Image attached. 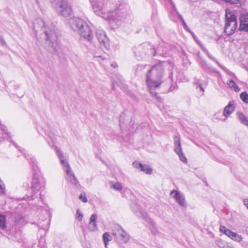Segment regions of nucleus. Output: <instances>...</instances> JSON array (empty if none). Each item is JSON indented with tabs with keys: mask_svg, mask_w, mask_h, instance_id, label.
<instances>
[{
	"mask_svg": "<svg viewBox=\"0 0 248 248\" xmlns=\"http://www.w3.org/2000/svg\"><path fill=\"white\" fill-rule=\"evenodd\" d=\"M111 185V187L115 189L116 191H120L122 190L123 186L121 183H113V182H110Z\"/></svg>",
	"mask_w": 248,
	"mask_h": 248,
	"instance_id": "25",
	"label": "nucleus"
},
{
	"mask_svg": "<svg viewBox=\"0 0 248 248\" xmlns=\"http://www.w3.org/2000/svg\"><path fill=\"white\" fill-rule=\"evenodd\" d=\"M200 87L201 90L202 91H204V89H203V88H202V85H200Z\"/></svg>",
	"mask_w": 248,
	"mask_h": 248,
	"instance_id": "46",
	"label": "nucleus"
},
{
	"mask_svg": "<svg viewBox=\"0 0 248 248\" xmlns=\"http://www.w3.org/2000/svg\"><path fill=\"white\" fill-rule=\"evenodd\" d=\"M23 187L27 189H28L29 188V184L28 183H23Z\"/></svg>",
	"mask_w": 248,
	"mask_h": 248,
	"instance_id": "41",
	"label": "nucleus"
},
{
	"mask_svg": "<svg viewBox=\"0 0 248 248\" xmlns=\"http://www.w3.org/2000/svg\"><path fill=\"white\" fill-rule=\"evenodd\" d=\"M216 63L227 74L231 76L235 77V75L233 73L231 72L224 66L221 65L218 62H216Z\"/></svg>",
	"mask_w": 248,
	"mask_h": 248,
	"instance_id": "27",
	"label": "nucleus"
},
{
	"mask_svg": "<svg viewBox=\"0 0 248 248\" xmlns=\"http://www.w3.org/2000/svg\"><path fill=\"white\" fill-rule=\"evenodd\" d=\"M224 32L228 36L232 35L236 29L237 22L235 16L229 10L226 11Z\"/></svg>",
	"mask_w": 248,
	"mask_h": 248,
	"instance_id": "6",
	"label": "nucleus"
},
{
	"mask_svg": "<svg viewBox=\"0 0 248 248\" xmlns=\"http://www.w3.org/2000/svg\"><path fill=\"white\" fill-rule=\"evenodd\" d=\"M5 42L4 41V39L0 37V44L1 45H5Z\"/></svg>",
	"mask_w": 248,
	"mask_h": 248,
	"instance_id": "42",
	"label": "nucleus"
},
{
	"mask_svg": "<svg viewBox=\"0 0 248 248\" xmlns=\"http://www.w3.org/2000/svg\"><path fill=\"white\" fill-rule=\"evenodd\" d=\"M79 199L84 202H87V198L85 195L80 194L79 197Z\"/></svg>",
	"mask_w": 248,
	"mask_h": 248,
	"instance_id": "34",
	"label": "nucleus"
},
{
	"mask_svg": "<svg viewBox=\"0 0 248 248\" xmlns=\"http://www.w3.org/2000/svg\"><path fill=\"white\" fill-rule=\"evenodd\" d=\"M90 0L95 14L108 20L127 22L131 18L129 13V6L126 3H121L114 11H108L107 13V16L105 17L107 9L110 7V0Z\"/></svg>",
	"mask_w": 248,
	"mask_h": 248,
	"instance_id": "1",
	"label": "nucleus"
},
{
	"mask_svg": "<svg viewBox=\"0 0 248 248\" xmlns=\"http://www.w3.org/2000/svg\"><path fill=\"white\" fill-rule=\"evenodd\" d=\"M54 6L57 12L61 16L67 17L71 16L73 10L72 6L67 1L65 0H60Z\"/></svg>",
	"mask_w": 248,
	"mask_h": 248,
	"instance_id": "7",
	"label": "nucleus"
},
{
	"mask_svg": "<svg viewBox=\"0 0 248 248\" xmlns=\"http://www.w3.org/2000/svg\"><path fill=\"white\" fill-rule=\"evenodd\" d=\"M227 84L230 88L233 89L235 92H237L240 91V88L232 79L229 80L227 82Z\"/></svg>",
	"mask_w": 248,
	"mask_h": 248,
	"instance_id": "20",
	"label": "nucleus"
},
{
	"mask_svg": "<svg viewBox=\"0 0 248 248\" xmlns=\"http://www.w3.org/2000/svg\"><path fill=\"white\" fill-rule=\"evenodd\" d=\"M133 166L135 168L140 169L146 174H151L152 173V169L148 165L143 164L139 161H136L133 163Z\"/></svg>",
	"mask_w": 248,
	"mask_h": 248,
	"instance_id": "15",
	"label": "nucleus"
},
{
	"mask_svg": "<svg viewBox=\"0 0 248 248\" xmlns=\"http://www.w3.org/2000/svg\"><path fill=\"white\" fill-rule=\"evenodd\" d=\"M83 218V215L80 212L79 210H77V219L81 221L82 219Z\"/></svg>",
	"mask_w": 248,
	"mask_h": 248,
	"instance_id": "32",
	"label": "nucleus"
},
{
	"mask_svg": "<svg viewBox=\"0 0 248 248\" xmlns=\"http://www.w3.org/2000/svg\"><path fill=\"white\" fill-rule=\"evenodd\" d=\"M167 45L164 44L162 46H160L157 47L156 50H155L154 48H151V53L153 56H155L158 54L159 55L163 57H167L168 55V48H167Z\"/></svg>",
	"mask_w": 248,
	"mask_h": 248,
	"instance_id": "13",
	"label": "nucleus"
},
{
	"mask_svg": "<svg viewBox=\"0 0 248 248\" xmlns=\"http://www.w3.org/2000/svg\"><path fill=\"white\" fill-rule=\"evenodd\" d=\"M29 159L31 165L32 166V169L36 172L38 171L39 169L37 165L36 159L33 157H30Z\"/></svg>",
	"mask_w": 248,
	"mask_h": 248,
	"instance_id": "22",
	"label": "nucleus"
},
{
	"mask_svg": "<svg viewBox=\"0 0 248 248\" xmlns=\"http://www.w3.org/2000/svg\"><path fill=\"white\" fill-rule=\"evenodd\" d=\"M56 153L60 160L61 164L62 169L65 172V178L67 181L74 188L78 187L79 185V182L75 175L72 169L68 163L67 160L64 157L61 150L56 147L55 148Z\"/></svg>",
	"mask_w": 248,
	"mask_h": 248,
	"instance_id": "5",
	"label": "nucleus"
},
{
	"mask_svg": "<svg viewBox=\"0 0 248 248\" xmlns=\"http://www.w3.org/2000/svg\"><path fill=\"white\" fill-rule=\"evenodd\" d=\"M141 47V46H139V49H140Z\"/></svg>",
	"mask_w": 248,
	"mask_h": 248,
	"instance_id": "47",
	"label": "nucleus"
},
{
	"mask_svg": "<svg viewBox=\"0 0 248 248\" xmlns=\"http://www.w3.org/2000/svg\"><path fill=\"white\" fill-rule=\"evenodd\" d=\"M202 49L206 53V55H207V56L208 57V58L209 59L215 61L216 62H217V61H216L215 60V59L213 57V56L209 53V52L208 51V50L207 49H206L205 48H202Z\"/></svg>",
	"mask_w": 248,
	"mask_h": 248,
	"instance_id": "31",
	"label": "nucleus"
},
{
	"mask_svg": "<svg viewBox=\"0 0 248 248\" xmlns=\"http://www.w3.org/2000/svg\"><path fill=\"white\" fill-rule=\"evenodd\" d=\"M136 212L137 216L139 217H140L143 219H145L147 217V214L143 211H142L141 209H139V212L137 211Z\"/></svg>",
	"mask_w": 248,
	"mask_h": 248,
	"instance_id": "29",
	"label": "nucleus"
},
{
	"mask_svg": "<svg viewBox=\"0 0 248 248\" xmlns=\"http://www.w3.org/2000/svg\"><path fill=\"white\" fill-rule=\"evenodd\" d=\"M111 66L113 67L114 68L116 67L117 66V64L116 63H112Z\"/></svg>",
	"mask_w": 248,
	"mask_h": 248,
	"instance_id": "45",
	"label": "nucleus"
},
{
	"mask_svg": "<svg viewBox=\"0 0 248 248\" xmlns=\"http://www.w3.org/2000/svg\"><path fill=\"white\" fill-rule=\"evenodd\" d=\"M173 7H174V9L175 11L176 12V13L177 15H178L179 18L181 20L182 22H183L184 21H185V20H184V18H183V17L177 11L176 7L174 6H173Z\"/></svg>",
	"mask_w": 248,
	"mask_h": 248,
	"instance_id": "36",
	"label": "nucleus"
},
{
	"mask_svg": "<svg viewBox=\"0 0 248 248\" xmlns=\"http://www.w3.org/2000/svg\"><path fill=\"white\" fill-rule=\"evenodd\" d=\"M241 246L244 247V248H246L247 244L246 242H243L241 244Z\"/></svg>",
	"mask_w": 248,
	"mask_h": 248,
	"instance_id": "44",
	"label": "nucleus"
},
{
	"mask_svg": "<svg viewBox=\"0 0 248 248\" xmlns=\"http://www.w3.org/2000/svg\"><path fill=\"white\" fill-rule=\"evenodd\" d=\"M69 24L70 28L78 32L80 36L89 41L93 39V33L90 27L82 19L77 17H73L69 19Z\"/></svg>",
	"mask_w": 248,
	"mask_h": 248,
	"instance_id": "4",
	"label": "nucleus"
},
{
	"mask_svg": "<svg viewBox=\"0 0 248 248\" xmlns=\"http://www.w3.org/2000/svg\"><path fill=\"white\" fill-rule=\"evenodd\" d=\"M121 231H124V230L121 227L118 226L117 232H113L112 233V235L116 236L117 239L121 240V236H122V232Z\"/></svg>",
	"mask_w": 248,
	"mask_h": 248,
	"instance_id": "23",
	"label": "nucleus"
},
{
	"mask_svg": "<svg viewBox=\"0 0 248 248\" xmlns=\"http://www.w3.org/2000/svg\"><path fill=\"white\" fill-rule=\"evenodd\" d=\"M122 232V236H121V240L124 243L127 242L129 240V234L124 231H121Z\"/></svg>",
	"mask_w": 248,
	"mask_h": 248,
	"instance_id": "24",
	"label": "nucleus"
},
{
	"mask_svg": "<svg viewBox=\"0 0 248 248\" xmlns=\"http://www.w3.org/2000/svg\"><path fill=\"white\" fill-rule=\"evenodd\" d=\"M93 57L96 58L101 59L102 60H104L105 59V58H104L102 55H98V54H96V53L93 54Z\"/></svg>",
	"mask_w": 248,
	"mask_h": 248,
	"instance_id": "39",
	"label": "nucleus"
},
{
	"mask_svg": "<svg viewBox=\"0 0 248 248\" xmlns=\"http://www.w3.org/2000/svg\"><path fill=\"white\" fill-rule=\"evenodd\" d=\"M235 109V106L233 102H230L225 107L223 110V116L225 117L223 121L225 120L234 111Z\"/></svg>",
	"mask_w": 248,
	"mask_h": 248,
	"instance_id": "16",
	"label": "nucleus"
},
{
	"mask_svg": "<svg viewBox=\"0 0 248 248\" xmlns=\"http://www.w3.org/2000/svg\"><path fill=\"white\" fill-rule=\"evenodd\" d=\"M96 37L100 45L107 49L109 48V40L105 32L102 30H97L96 31Z\"/></svg>",
	"mask_w": 248,
	"mask_h": 248,
	"instance_id": "11",
	"label": "nucleus"
},
{
	"mask_svg": "<svg viewBox=\"0 0 248 248\" xmlns=\"http://www.w3.org/2000/svg\"><path fill=\"white\" fill-rule=\"evenodd\" d=\"M243 203L245 206L248 209V199H245L243 200Z\"/></svg>",
	"mask_w": 248,
	"mask_h": 248,
	"instance_id": "40",
	"label": "nucleus"
},
{
	"mask_svg": "<svg viewBox=\"0 0 248 248\" xmlns=\"http://www.w3.org/2000/svg\"><path fill=\"white\" fill-rule=\"evenodd\" d=\"M200 65L205 70L210 69V67L204 61H201L200 62Z\"/></svg>",
	"mask_w": 248,
	"mask_h": 248,
	"instance_id": "30",
	"label": "nucleus"
},
{
	"mask_svg": "<svg viewBox=\"0 0 248 248\" xmlns=\"http://www.w3.org/2000/svg\"><path fill=\"white\" fill-rule=\"evenodd\" d=\"M6 136H8V133L5 129H3L2 131V137L0 138V142H1L4 138H5Z\"/></svg>",
	"mask_w": 248,
	"mask_h": 248,
	"instance_id": "35",
	"label": "nucleus"
},
{
	"mask_svg": "<svg viewBox=\"0 0 248 248\" xmlns=\"http://www.w3.org/2000/svg\"><path fill=\"white\" fill-rule=\"evenodd\" d=\"M236 115L242 124L245 125L248 124V118L242 112H238Z\"/></svg>",
	"mask_w": 248,
	"mask_h": 248,
	"instance_id": "19",
	"label": "nucleus"
},
{
	"mask_svg": "<svg viewBox=\"0 0 248 248\" xmlns=\"http://www.w3.org/2000/svg\"><path fill=\"white\" fill-rule=\"evenodd\" d=\"M174 151L179 156V159L184 163L187 162V159L184 155L182 152V148L181 143V138L180 135H176L173 138Z\"/></svg>",
	"mask_w": 248,
	"mask_h": 248,
	"instance_id": "9",
	"label": "nucleus"
},
{
	"mask_svg": "<svg viewBox=\"0 0 248 248\" xmlns=\"http://www.w3.org/2000/svg\"><path fill=\"white\" fill-rule=\"evenodd\" d=\"M239 30L248 32V14H242L239 17Z\"/></svg>",
	"mask_w": 248,
	"mask_h": 248,
	"instance_id": "14",
	"label": "nucleus"
},
{
	"mask_svg": "<svg viewBox=\"0 0 248 248\" xmlns=\"http://www.w3.org/2000/svg\"><path fill=\"white\" fill-rule=\"evenodd\" d=\"M183 23V26H184V28L185 29V30H186L187 31L191 32L192 35H193V36L194 37V38H195V36L193 34V33L189 30V29H188V27L187 26V25L186 24V23L185 21H184L183 22H182Z\"/></svg>",
	"mask_w": 248,
	"mask_h": 248,
	"instance_id": "38",
	"label": "nucleus"
},
{
	"mask_svg": "<svg viewBox=\"0 0 248 248\" xmlns=\"http://www.w3.org/2000/svg\"><path fill=\"white\" fill-rule=\"evenodd\" d=\"M219 231L226 235L233 241L240 243L242 241L243 238L241 235L232 232L224 226H220Z\"/></svg>",
	"mask_w": 248,
	"mask_h": 248,
	"instance_id": "10",
	"label": "nucleus"
},
{
	"mask_svg": "<svg viewBox=\"0 0 248 248\" xmlns=\"http://www.w3.org/2000/svg\"><path fill=\"white\" fill-rule=\"evenodd\" d=\"M96 218L97 216L96 214H93L90 217L88 228L91 231H94L97 230V227L95 222Z\"/></svg>",
	"mask_w": 248,
	"mask_h": 248,
	"instance_id": "17",
	"label": "nucleus"
},
{
	"mask_svg": "<svg viewBox=\"0 0 248 248\" xmlns=\"http://www.w3.org/2000/svg\"><path fill=\"white\" fill-rule=\"evenodd\" d=\"M240 97L244 103L248 104V93L246 92H242L240 95Z\"/></svg>",
	"mask_w": 248,
	"mask_h": 248,
	"instance_id": "26",
	"label": "nucleus"
},
{
	"mask_svg": "<svg viewBox=\"0 0 248 248\" xmlns=\"http://www.w3.org/2000/svg\"><path fill=\"white\" fill-rule=\"evenodd\" d=\"M46 223L45 224L39 225V228L45 230V231H48L50 227V220H46Z\"/></svg>",
	"mask_w": 248,
	"mask_h": 248,
	"instance_id": "28",
	"label": "nucleus"
},
{
	"mask_svg": "<svg viewBox=\"0 0 248 248\" xmlns=\"http://www.w3.org/2000/svg\"><path fill=\"white\" fill-rule=\"evenodd\" d=\"M39 26L45 33L48 48L51 51H57L60 47V45L55 26L51 25L49 27L42 19H37L33 25V29L36 34L38 31ZM36 37H37V36Z\"/></svg>",
	"mask_w": 248,
	"mask_h": 248,
	"instance_id": "3",
	"label": "nucleus"
},
{
	"mask_svg": "<svg viewBox=\"0 0 248 248\" xmlns=\"http://www.w3.org/2000/svg\"><path fill=\"white\" fill-rule=\"evenodd\" d=\"M165 63V62H160L152 66L146 74V82L148 90L151 94L157 98H159V96L155 91L159 88L163 82Z\"/></svg>",
	"mask_w": 248,
	"mask_h": 248,
	"instance_id": "2",
	"label": "nucleus"
},
{
	"mask_svg": "<svg viewBox=\"0 0 248 248\" xmlns=\"http://www.w3.org/2000/svg\"><path fill=\"white\" fill-rule=\"evenodd\" d=\"M173 7H174V9L175 11L176 12V13L177 15H178L179 18L181 20L182 22H183L184 21H185V20H184V18H183V17L177 11L176 7L174 6H173Z\"/></svg>",
	"mask_w": 248,
	"mask_h": 248,
	"instance_id": "37",
	"label": "nucleus"
},
{
	"mask_svg": "<svg viewBox=\"0 0 248 248\" xmlns=\"http://www.w3.org/2000/svg\"><path fill=\"white\" fill-rule=\"evenodd\" d=\"M209 70H211L212 72L216 73L218 74L219 76H221L220 73L218 71H217L216 69L211 68L210 67V69H209Z\"/></svg>",
	"mask_w": 248,
	"mask_h": 248,
	"instance_id": "43",
	"label": "nucleus"
},
{
	"mask_svg": "<svg viewBox=\"0 0 248 248\" xmlns=\"http://www.w3.org/2000/svg\"><path fill=\"white\" fill-rule=\"evenodd\" d=\"M103 241L104 242L106 248H107V245L108 242L111 240V236L108 232H105L103 235Z\"/></svg>",
	"mask_w": 248,
	"mask_h": 248,
	"instance_id": "21",
	"label": "nucleus"
},
{
	"mask_svg": "<svg viewBox=\"0 0 248 248\" xmlns=\"http://www.w3.org/2000/svg\"><path fill=\"white\" fill-rule=\"evenodd\" d=\"M7 227L6 216L0 213V230L4 231Z\"/></svg>",
	"mask_w": 248,
	"mask_h": 248,
	"instance_id": "18",
	"label": "nucleus"
},
{
	"mask_svg": "<svg viewBox=\"0 0 248 248\" xmlns=\"http://www.w3.org/2000/svg\"><path fill=\"white\" fill-rule=\"evenodd\" d=\"M32 248H46V247L43 245L41 244V242H39L38 244H34Z\"/></svg>",
	"mask_w": 248,
	"mask_h": 248,
	"instance_id": "33",
	"label": "nucleus"
},
{
	"mask_svg": "<svg viewBox=\"0 0 248 248\" xmlns=\"http://www.w3.org/2000/svg\"><path fill=\"white\" fill-rule=\"evenodd\" d=\"M170 195L175 199L176 202L182 207L186 206V202L183 194L176 190H173L170 192Z\"/></svg>",
	"mask_w": 248,
	"mask_h": 248,
	"instance_id": "12",
	"label": "nucleus"
},
{
	"mask_svg": "<svg viewBox=\"0 0 248 248\" xmlns=\"http://www.w3.org/2000/svg\"><path fill=\"white\" fill-rule=\"evenodd\" d=\"M45 184L43 181H41L39 178L34 175L32 179L31 186V188L32 190L31 198L33 200L34 197L37 198L38 195L40 196L42 191L45 189Z\"/></svg>",
	"mask_w": 248,
	"mask_h": 248,
	"instance_id": "8",
	"label": "nucleus"
}]
</instances>
